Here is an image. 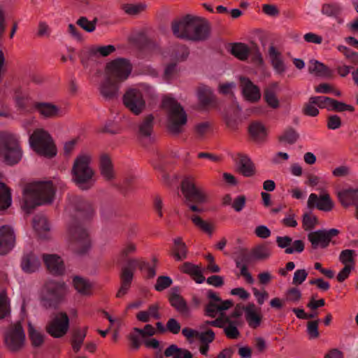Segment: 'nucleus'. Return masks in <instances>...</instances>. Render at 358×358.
Here are the masks:
<instances>
[{"instance_id":"e2e57ef3","label":"nucleus","mask_w":358,"mask_h":358,"mask_svg":"<svg viewBox=\"0 0 358 358\" xmlns=\"http://www.w3.org/2000/svg\"><path fill=\"white\" fill-rule=\"evenodd\" d=\"M319 320L310 321L307 324V334L310 338H317L319 337L320 334L318 331Z\"/></svg>"},{"instance_id":"20e7f679","label":"nucleus","mask_w":358,"mask_h":358,"mask_svg":"<svg viewBox=\"0 0 358 358\" xmlns=\"http://www.w3.org/2000/svg\"><path fill=\"white\" fill-rule=\"evenodd\" d=\"M29 144L38 155L52 158L57 155V148L51 135L43 129H36L29 136Z\"/></svg>"},{"instance_id":"8fccbe9b","label":"nucleus","mask_w":358,"mask_h":358,"mask_svg":"<svg viewBox=\"0 0 358 358\" xmlns=\"http://www.w3.org/2000/svg\"><path fill=\"white\" fill-rule=\"evenodd\" d=\"M191 220L193 224L202 231L207 233L210 235L213 234L214 227L212 224L203 220L199 215H194L191 217Z\"/></svg>"},{"instance_id":"412c9836","label":"nucleus","mask_w":358,"mask_h":358,"mask_svg":"<svg viewBox=\"0 0 358 358\" xmlns=\"http://www.w3.org/2000/svg\"><path fill=\"white\" fill-rule=\"evenodd\" d=\"M15 237L13 229L4 225L0 228V255H5L14 247Z\"/></svg>"},{"instance_id":"052dcab7","label":"nucleus","mask_w":358,"mask_h":358,"mask_svg":"<svg viewBox=\"0 0 358 358\" xmlns=\"http://www.w3.org/2000/svg\"><path fill=\"white\" fill-rule=\"evenodd\" d=\"M250 55L252 57V60L258 65L262 66L264 64L262 53L256 43H251L250 46Z\"/></svg>"},{"instance_id":"0e129e2a","label":"nucleus","mask_w":358,"mask_h":358,"mask_svg":"<svg viewBox=\"0 0 358 358\" xmlns=\"http://www.w3.org/2000/svg\"><path fill=\"white\" fill-rule=\"evenodd\" d=\"M133 331L141 335V337L152 336L156 334L155 329L151 324L145 325L143 329L134 327Z\"/></svg>"},{"instance_id":"473e14b6","label":"nucleus","mask_w":358,"mask_h":358,"mask_svg":"<svg viewBox=\"0 0 358 358\" xmlns=\"http://www.w3.org/2000/svg\"><path fill=\"white\" fill-rule=\"evenodd\" d=\"M40 265V260L34 253L26 254L22 258L21 267L25 273H31L36 271Z\"/></svg>"},{"instance_id":"a18cd8bd","label":"nucleus","mask_w":358,"mask_h":358,"mask_svg":"<svg viewBox=\"0 0 358 358\" xmlns=\"http://www.w3.org/2000/svg\"><path fill=\"white\" fill-rule=\"evenodd\" d=\"M73 284L76 291L81 295H90L92 288V285L85 278L80 276H75L73 278Z\"/></svg>"},{"instance_id":"de8ad7c7","label":"nucleus","mask_w":358,"mask_h":358,"mask_svg":"<svg viewBox=\"0 0 358 358\" xmlns=\"http://www.w3.org/2000/svg\"><path fill=\"white\" fill-rule=\"evenodd\" d=\"M299 138V134L292 127H288L283 133L278 136V139L280 143H288L289 145L294 144Z\"/></svg>"},{"instance_id":"c03bdc74","label":"nucleus","mask_w":358,"mask_h":358,"mask_svg":"<svg viewBox=\"0 0 358 358\" xmlns=\"http://www.w3.org/2000/svg\"><path fill=\"white\" fill-rule=\"evenodd\" d=\"M87 327H84L83 329H76L73 330L71 343L75 352H78L80 350L87 335Z\"/></svg>"},{"instance_id":"c756f323","label":"nucleus","mask_w":358,"mask_h":358,"mask_svg":"<svg viewBox=\"0 0 358 358\" xmlns=\"http://www.w3.org/2000/svg\"><path fill=\"white\" fill-rule=\"evenodd\" d=\"M268 57L273 69L278 74H282L286 71V66L282 59V56L275 46L271 45L268 48Z\"/></svg>"},{"instance_id":"4be33fe9","label":"nucleus","mask_w":358,"mask_h":358,"mask_svg":"<svg viewBox=\"0 0 358 358\" xmlns=\"http://www.w3.org/2000/svg\"><path fill=\"white\" fill-rule=\"evenodd\" d=\"M42 258L50 273L55 275L64 273L65 270L64 262L59 255L55 254H43Z\"/></svg>"},{"instance_id":"4d7b16f0","label":"nucleus","mask_w":358,"mask_h":358,"mask_svg":"<svg viewBox=\"0 0 358 358\" xmlns=\"http://www.w3.org/2000/svg\"><path fill=\"white\" fill-rule=\"evenodd\" d=\"M115 51V47L113 45L105 46H93L90 48V53L96 55L99 53L102 57H107Z\"/></svg>"},{"instance_id":"f704fd0d","label":"nucleus","mask_w":358,"mask_h":358,"mask_svg":"<svg viewBox=\"0 0 358 358\" xmlns=\"http://www.w3.org/2000/svg\"><path fill=\"white\" fill-rule=\"evenodd\" d=\"M245 320L248 325L252 328H257L262 322V315L256 310V306L253 303H250L245 308Z\"/></svg>"},{"instance_id":"a19ab883","label":"nucleus","mask_w":358,"mask_h":358,"mask_svg":"<svg viewBox=\"0 0 358 358\" xmlns=\"http://www.w3.org/2000/svg\"><path fill=\"white\" fill-rule=\"evenodd\" d=\"M252 256L255 261H264L271 256V248L266 243L255 246L251 250Z\"/></svg>"},{"instance_id":"4468645a","label":"nucleus","mask_w":358,"mask_h":358,"mask_svg":"<svg viewBox=\"0 0 358 358\" xmlns=\"http://www.w3.org/2000/svg\"><path fill=\"white\" fill-rule=\"evenodd\" d=\"M123 103L134 115L141 114L145 107L141 92L136 88L128 89L122 96Z\"/></svg>"},{"instance_id":"69168bd1","label":"nucleus","mask_w":358,"mask_h":358,"mask_svg":"<svg viewBox=\"0 0 358 358\" xmlns=\"http://www.w3.org/2000/svg\"><path fill=\"white\" fill-rule=\"evenodd\" d=\"M341 117L337 115H331L327 117V127L329 129L335 130L341 127Z\"/></svg>"},{"instance_id":"5701e85b","label":"nucleus","mask_w":358,"mask_h":358,"mask_svg":"<svg viewBox=\"0 0 358 358\" xmlns=\"http://www.w3.org/2000/svg\"><path fill=\"white\" fill-rule=\"evenodd\" d=\"M241 86L243 94L248 101L251 102H257L261 98L259 88L252 83V82L245 77H241Z\"/></svg>"},{"instance_id":"dca6fc26","label":"nucleus","mask_w":358,"mask_h":358,"mask_svg":"<svg viewBox=\"0 0 358 358\" xmlns=\"http://www.w3.org/2000/svg\"><path fill=\"white\" fill-rule=\"evenodd\" d=\"M307 207L310 210L316 208L322 211L329 212L334 208V203L328 193H324L319 196L316 194L312 193L309 195Z\"/></svg>"},{"instance_id":"37998d69","label":"nucleus","mask_w":358,"mask_h":358,"mask_svg":"<svg viewBox=\"0 0 358 358\" xmlns=\"http://www.w3.org/2000/svg\"><path fill=\"white\" fill-rule=\"evenodd\" d=\"M236 266L248 265L254 262L251 251L247 248H240L235 252Z\"/></svg>"},{"instance_id":"6ab92c4d","label":"nucleus","mask_w":358,"mask_h":358,"mask_svg":"<svg viewBox=\"0 0 358 358\" xmlns=\"http://www.w3.org/2000/svg\"><path fill=\"white\" fill-rule=\"evenodd\" d=\"M99 171L103 180L110 182L116 178V173L110 157L106 153L101 154L99 162Z\"/></svg>"},{"instance_id":"4c0bfd02","label":"nucleus","mask_w":358,"mask_h":358,"mask_svg":"<svg viewBox=\"0 0 358 358\" xmlns=\"http://www.w3.org/2000/svg\"><path fill=\"white\" fill-rule=\"evenodd\" d=\"M248 132L252 139L258 142L263 141L267 135L266 127L260 122L250 123Z\"/></svg>"},{"instance_id":"9b49d317","label":"nucleus","mask_w":358,"mask_h":358,"mask_svg":"<svg viewBox=\"0 0 358 358\" xmlns=\"http://www.w3.org/2000/svg\"><path fill=\"white\" fill-rule=\"evenodd\" d=\"M69 329V318L64 312L55 313L45 326L47 333L55 338L64 336Z\"/></svg>"},{"instance_id":"09e8293b","label":"nucleus","mask_w":358,"mask_h":358,"mask_svg":"<svg viewBox=\"0 0 358 358\" xmlns=\"http://www.w3.org/2000/svg\"><path fill=\"white\" fill-rule=\"evenodd\" d=\"M27 331L31 345L35 348L41 346L44 342V335L36 330L31 322L28 323Z\"/></svg>"},{"instance_id":"f03ea898","label":"nucleus","mask_w":358,"mask_h":358,"mask_svg":"<svg viewBox=\"0 0 358 358\" xmlns=\"http://www.w3.org/2000/svg\"><path fill=\"white\" fill-rule=\"evenodd\" d=\"M92 155L87 153L78 155L71 168L72 181L81 190L92 189L96 182V172L91 166Z\"/></svg>"},{"instance_id":"ea45409f","label":"nucleus","mask_w":358,"mask_h":358,"mask_svg":"<svg viewBox=\"0 0 358 358\" xmlns=\"http://www.w3.org/2000/svg\"><path fill=\"white\" fill-rule=\"evenodd\" d=\"M276 87L277 83H273L264 90V99L266 103L273 109H276L280 106L279 100L276 96Z\"/></svg>"},{"instance_id":"5fc2aeb1","label":"nucleus","mask_w":358,"mask_h":358,"mask_svg":"<svg viewBox=\"0 0 358 358\" xmlns=\"http://www.w3.org/2000/svg\"><path fill=\"white\" fill-rule=\"evenodd\" d=\"M10 313L9 301L5 292H0V320L4 319Z\"/></svg>"},{"instance_id":"e433bc0d","label":"nucleus","mask_w":358,"mask_h":358,"mask_svg":"<svg viewBox=\"0 0 358 358\" xmlns=\"http://www.w3.org/2000/svg\"><path fill=\"white\" fill-rule=\"evenodd\" d=\"M172 255L176 261H182L187 257V247L182 241L181 237H177L173 239Z\"/></svg>"},{"instance_id":"39448f33","label":"nucleus","mask_w":358,"mask_h":358,"mask_svg":"<svg viewBox=\"0 0 358 358\" xmlns=\"http://www.w3.org/2000/svg\"><path fill=\"white\" fill-rule=\"evenodd\" d=\"M22 157V151L16 136L12 134H0V158L8 165L17 164Z\"/></svg>"},{"instance_id":"7c9ffc66","label":"nucleus","mask_w":358,"mask_h":358,"mask_svg":"<svg viewBox=\"0 0 358 358\" xmlns=\"http://www.w3.org/2000/svg\"><path fill=\"white\" fill-rule=\"evenodd\" d=\"M237 171L245 177H252L255 174V166L252 160L245 155L238 154Z\"/></svg>"},{"instance_id":"79ce46f5","label":"nucleus","mask_w":358,"mask_h":358,"mask_svg":"<svg viewBox=\"0 0 358 358\" xmlns=\"http://www.w3.org/2000/svg\"><path fill=\"white\" fill-rule=\"evenodd\" d=\"M166 357H172L173 358H192V353L183 348H178L176 345H169L164 352Z\"/></svg>"},{"instance_id":"6e6552de","label":"nucleus","mask_w":358,"mask_h":358,"mask_svg":"<svg viewBox=\"0 0 358 358\" xmlns=\"http://www.w3.org/2000/svg\"><path fill=\"white\" fill-rule=\"evenodd\" d=\"M3 343L11 352L20 351L25 344V333L20 321L11 323L3 331Z\"/></svg>"},{"instance_id":"b1692460","label":"nucleus","mask_w":358,"mask_h":358,"mask_svg":"<svg viewBox=\"0 0 358 358\" xmlns=\"http://www.w3.org/2000/svg\"><path fill=\"white\" fill-rule=\"evenodd\" d=\"M196 96L202 108H206L215 102V96L212 89L204 84H199L197 87Z\"/></svg>"},{"instance_id":"603ef678","label":"nucleus","mask_w":358,"mask_h":358,"mask_svg":"<svg viewBox=\"0 0 358 358\" xmlns=\"http://www.w3.org/2000/svg\"><path fill=\"white\" fill-rule=\"evenodd\" d=\"M318 224L317 217L311 212L305 213L302 217V225L305 231L313 229Z\"/></svg>"},{"instance_id":"3c124183","label":"nucleus","mask_w":358,"mask_h":358,"mask_svg":"<svg viewBox=\"0 0 358 358\" xmlns=\"http://www.w3.org/2000/svg\"><path fill=\"white\" fill-rule=\"evenodd\" d=\"M329 106L330 108L329 111H335L338 113H343L345 111L352 113L355 111V107L353 106L339 101L334 99H331V105Z\"/></svg>"},{"instance_id":"f8f14e48","label":"nucleus","mask_w":358,"mask_h":358,"mask_svg":"<svg viewBox=\"0 0 358 358\" xmlns=\"http://www.w3.org/2000/svg\"><path fill=\"white\" fill-rule=\"evenodd\" d=\"M188 41L201 42L207 41L211 33L209 22L204 18L193 16Z\"/></svg>"},{"instance_id":"49530a36","label":"nucleus","mask_w":358,"mask_h":358,"mask_svg":"<svg viewBox=\"0 0 358 358\" xmlns=\"http://www.w3.org/2000/svg\"><path fill=\"white\" fill-rule=\"evenodd\" d=\"M12 199L9 187L0 182V210H6L11 205Z\"/></svg>"},{"instance_id":"1a4fd4ad","label":"nucleus","mask_w":358,"mask_h":358,"mask_svg":"<svg viewBox=\"0 0 358 358\" xmlns=\"http://www.w3.org/2000/svg\"><path fill=\"white\" fill-rule=\"evenodd\" d=\"M132 69L133 66L129 59L119 57L106 64L104 76L122 84L128 79Z\"/></svg>"},{"instance_id":"cd10ccee","label":"nucleus","mask_w":358,"mask_h":358,"mask_svg":"<svg viewBox=\"0 0 358 358\" xmlns=\"http://www.w3.org/2000/svg\"><path fill=\"white\" fill-rule=\"evenodd\" d=\"M179 269L182 273L191 276L196 283H203L206 280L199 265L186 262L180 266Z\"/></svg>"},{"instance_id":"aec40b11","label":"nucleus","mask_w":358,"mask_h":358,"mask_svg":"<svg viewBox=\"0 0 358 358\" xmlns=\"http://www.w3.org/2000/svg\"><path fill=\"white\" fill-rule=\"evenodd\" d=\"M69 201L75 210L78 212L79 217L85 219L93 215L94 209L89 201L77 196H70Z\"/></svg>"},{"instance_id":"864d4df0","label":"nucleus","mask_w":358,"mask_h":358,"mask_svg":"<svg viewBox=\"0 0 358 358\" xmlns=\"http://www.w3.org/2000/svg\"><path fill=\"white\" fill-rule=\"evenodd\" d=\"M341 7L337 3H327L322 7V13L332 17H338L341 13Z\"/></svg>"},{"instance_id":"72a5a7b5","label":"nucleus","mask_w":358,"mask_h":358,"mask_svg":"<svg viewBox=\"0 0 358 358\" xmlns=\"http://www.w3.org/2000/svg\"><path fill=\"white\" fill-rule=\"evenodd\" d=\"M243 322L240 320H231L230 317H225L224 332L226 336L230 339H237L240 336L238 327L241 326Z\"/></svg>"},{"instance_id":"2eb2a0df","label":"nucleus","mask_w":358,"mask_h":358,"mask_svg":"<svg viewBox=\"0 0 358 358\" xmlns=\"http://www.w3.org/2000/svg\"><path fill=\"white\" fill-rule=\"evenodd\" d=\"M193 15H186L171 22V28L177 38L188 41Z\"/></svg>"},{"instance_id":"2f4dec72","label":"nucleus","mask_w":358,"mask_h":358,"mask_svg":"<svg viewBox=\"0 0 358 358\" xmlns=\"http://www.w3.org/2000/svg\"><path fill=\"white\" fill-rule=\"evenodd\" d=\"M308 72L317 77L331 78L333 71L323 63L312 59L309 62Z\"/></svg>"},{"instance_id":"bf43d9fd","label":"nucleus","mask_w":358,"mask_h":358,"mask_svg":"<svg viewBox=\"0 0 358 358\" xmlns=\"http://www.w3.org/2000/svg\"><path fill=\"white\" fill-rule=\"evenodd\" d=\"M172 279L166 275H160L157 278L155 289L158 292H162L172 285Z\"/></svg>"},{"instance_id":"423d86ee","label":"nucleus","mask_w":358,"mask_h":358,"mask_svg":"<svg viewBox=\"0 0 358 358\" xmlns=\"http://www.w3.org/2000/svg\"><path fill=\"white\" fill-rule=\"evenodd\" d=\"M91 242L86 229L80 224H71L68 228V247L75 254L83 255L90 248Z\"/></svg>"},{"instance_id":"680f3d73","label":"nucleus","mask_w":358,"mask_h":358,"mask_svg":"<svg viewBox=\"0 0 358 358\" xmlns=\"http://www.w3.org/2000/svg\"><path fill=\"white\" fill-rule=\"evenodd\" d=\"M355 255V250H344L340 254L339 260L344 265H349L348 263L354 264V262H355L354 256Z\"/></svg>"},{"instance_id":"ddd939ff","label":"nucleus","mask_w":358,"mask_h":358,"mask_svg":"<svg viewBox=\"0 0 358 358\" xmlns=\"http://www.w3.org/2000/svg\"><path fill=\"white\" fill-rule=\"evenodd\" d=\"M339 230L336 229H319L315 231L310 232L308 234V239L311 243L313 249L316 250L319 248L324 249L327 248L329 243L332 242V238L339 234Z\"/></svg>"},{"instance_id":"393cba45","label":"nucleus","mask_w":358,"mask_h":358,"mask_svg":"<svg viewBox=\"0 0 358 358\" xmlns=\"http://www.w3.org/2000/svg\"><path fill=\"white\" fill-rule=\"evenodd\" d=\"M34 108L45 119H54L60 116L59 108L49 102H36Z\"/></svg>"},{"instance_id":"a211bd4d","label":"nucleus","mask_w":358,"mask_h":358,"mask_svg":"<svg viewBox=\"0 0 358 358\" xmlns=\"http://www.w3.org/2000/svg\"><path fill=\"white\" fill-rule=\"evenodd\" d=\"M154 116H145L138 124L136 137L141 142L153 141Z\"/></svg>"},{"instance_id":"c85d7f7f","label":"nucleus","mask_w":358,"mask_h":358,"mask_svg":"<svg viewBox=\"0 0 358 358\" xmlns=\"http://www.w3.org/2000/svg\"><path fill=\"white\" fill-rule=\"evenodd\" d=\"M134 274L127 268H121L120 273V287L116 294L117 298H122L129 292Z\"/></svg>"},{"instance_id":"58836bf2","label":"nucleus","mask_w":358,"mask_h":358,"mask_svg":"<svg viewBox=\"0 0 358 358\" xmlns=\"http://www.w3.org/2000/svg\"><path fill=\"white\" fill-rule=\"evenodd\" d=\"M33 227L38 236L42 238H45V233L50 231L48 220L43 215H36L34 217Z\"/></svg>"},{"instance_id":"338daca9","label":"nucleus","mask_w":358,"mask_h":358,"mask_svg":"<svg viewBox=\"0 0 358 358\" xmlns=\"http://www.w3.org/2000/svg\"><path fill=\"white\" fill-rule=\"evenodd\" d=\"M219 308V304L213 301H209L204 309L205 315L210 317H215L217 313L221 311Z\"/></svg>"},{"instance_id":"9d476101","label":"nucleus","mask_w":358,"mask_h":358,"mask_svg":"<svg viewBox=\"0 0 358 358\" xmlns=\"http://www.w3.org/2000/svg\"><path fill=\"white\" fill-rule=\"evenodd\" d=\"M181 191L185 199V203L203 204L208 201L207 193L202 187L196 185L194 179L191 176L182 180Z\"/></svg>"},{"instance_id":"774afa93","label":"nucleus","mask_w":358,"mask_h":358,"mask_svg":"<svg viewBox=\"0 0 358 358\" xmlns=\"http://www.w3.org/2000/svg\"><path fill=\"white\" fill-rule=\"evenodd\" d=\"M145 8V6L143 4H127L124 6V10L129 15H137L141 12L143 11Z\"/></svg>"},{"instance_id":"bb28decb","label":"nucleus","mask_w":358,"mask_h":358,"mask_svg":"<svg viewBox=\"0 0 358 358\" xmlns=\"http://www.w3.org/2000/svg\"><path fill=\"white\" fill-rule=\"evenodd\" d=\"M337 196L341 206L347 208L358 203V185L357 188H347L337 192Z\"/></svg>"},{"instance_id":"7ed1b4c3","label":"nucleus","mask_w":358,"mask_h":358,"mask_svg":"<svg viewBox=\"0 0 358 358\" xmlns=\"http://www.w3.org/2000/svg\"><path fill=\"white\" fill-rule=\"evenodd\" d=\"M163 107L167 111V129L170 133L178 135L183 131L187 121V114L182 106L174 99L164 98Z\"/></svg>"},{"instance_id":"f3484780","label":"nucleus","mask_w":358,"mask_h":358,"mask_svg":"<svg viewBox=\"0 0 358 358\" xmlns=\"http://www.w3.org/2000/svg\"><path fill=\"white\" fill-rule=\"evenodd\" d=\"M120 83L104 76L98 90L100 95L106 100L111 101L118 98L120 88Z\"/></svg>"},{"instance_id":"0eeeda50","label":"nucleus","mask_w":358,"mask_h":358,"mask_svg":"<svg viewBox=\"0 0 358 358\" xmlns=\"http://www.w3.org/2000/svg\"><path fill=\"white\" fill-rule=\"evenodd\" d=\"M66 285L64 282L48 280L43 285L42 302L46 308H56L66 294Z\"/></svg>"},{"instance_id":"a878e982","label":"nucleus","mask_w":358,"mask_h":358,"mask_svg":"<svg viewBox=\"0 0 358 358\" xmlns=\"http://www.w3.org/2000/svg\"><path fill=\"white\" fill-rule=\"evenodd\" d=\"M169 301L171 306L173 307L178 313L181 314H187L189 313L187 303L180 294V288L178 287H174L171 289Z\"/></svg>"},{"instance_id":"6e6d98bb","label":"nucleus","mask_w":358,"mask_h":358,"mask_svg":"<svg viewBox=\"0 0 358 358\" xmlns=\"http://www.w3.org/2000/svg\"><path fill=\"white\" fill-rule=\"evenodd\" d=\"M97 18L92 21H89L86 17H80L76 22V24L87 32H92L95 30Z\"/></svg>"},{"instance_id":"c9c22d12","label":"nucleus","mask_w":358,"mask_h":358,"mask_svg":"<svg viewBox=\"0 0 358 358\" xmlns=\"http://www.w3.org/2000/svg\"><path fill=\"white\" fill-rule=\"evenodd\" d=\"M229 52L241 61H245L250 55V47L243 43H232Z\"/></svg>"},{"instance_id":"13d9d810","label":"nucleus","mask_w":358,"mask_h":358,"mask_svg":"<svg viewBox=\"0 0 358 358\" xmlns=\"http://www.w3.org/2000/svg\"><path fill=\"white\" fill-rule=\"evenodd\" d=\"M331 99L332 98L328 96H318L310 97V101H311V103L317 105L319 108H326L327 110H329Z\"/></svg>"},{"instance_id":"f257e3e1","label":"nucleus","mask_w":358,"mask_h":358,"mask_svg":"<svg viewBox=\"0 0 358 358\" xmlns=\"http://www.w3.org/2000/svg\"><path fill=\"white\" fill-rule=\"evenodd\" d=\"M23 194L22 208L27 213L30 214L36 206L52 203L55 188L51 181L38 182L27 186Z\"/></svg>"}]
</instances>
